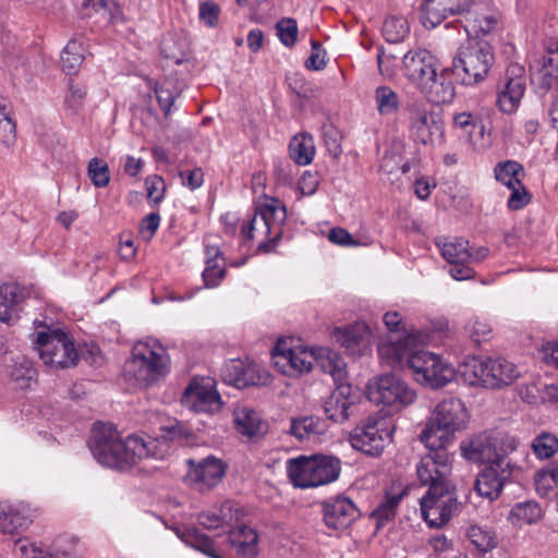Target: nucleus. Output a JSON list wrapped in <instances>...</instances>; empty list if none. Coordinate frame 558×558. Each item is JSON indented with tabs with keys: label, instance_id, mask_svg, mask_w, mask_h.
<instances>
[{
	"label": "nucleus",
	"instance_id": "nucleus-43",
	"mask_svg": "<svg viewBox=\"0 0 558 558\" xmlns=\"http://www.w3.org/2000/svg\"><path fill=\"white\" fill-rule=\"evenodd\" d=\"M320 420L317 416H299L291 418L289 434L302 441L318 433Z\"/></svg>",
	"mask_w": 558,
	"mask_h": 558
},
{
	"label": "nucleus",
	"instance_id": "nucleus-36",
	"mask_svg": "<svg viewBox=\"0 0 558 558\" xmlns=\"http://www.w3.org/2000/svg\"><path fill=\"white\" fill-rule=\"evenodd\" d=\"M543 517V509L538 502L526 500L515 504L509 513V520L513 525L534 524Z\"/></svg>",
	"mask_w": 558,
	"mask_h": 558
},
{
	"label": "nucleus",
	"instance_id": "nucleus-9",
	"mask_svg": "<svg viewBox=\"0 0 558 558\" xmlns=\"http://www.w3.org/2000/svg\"><path fill=\"white\" fill-rule=\"evenodd\" d=\"M459 505L451 485L436 484L421 499V511L430 527H442L457 513Z\"/></svg>",
	"mask_w": 558,
	"mask_h": 558
},
{
	"label": "nucleus",
	"instance_id": "nucleus-56",
	"mask_svg": "<svg viewBox=\"0 0 558 558\" xmlns=\"http://www.w3.org/2000/svg\"><path fill=\"white\" fill-rule=\"evenodd\" d=\"M323 367L327 373L330 374L337 386L344 384L343 381L347 378L345 363L338 356V354L332 353L328 355L327 361Z\"/></svg>",
	"mask_w": 558,
	"mask_h": 558
},
{
	"label": "nucleus",
	"instance_id": "nucleus-11",
	"mask_svg": "<svg viewBox=\"0 0 558 558\" xmlns=\"http://www.w3.org/2000/svg\"><path fill=\"white\" fill-rule=\"evenodd\" d=\"M367 398L377 405L401 409L416 400V392L398 376L386 374L368 383Z\"/></svg>",
	"mask_w": 558,
	"mask_h": 558
},
{
	"label": "nucleus",
	"instance_id": "nucleus-42",
	"mask_svg": "<svg viewBox=\"0 0 558 558\" xmlns=\"http://www.w3.org/2000/svg\"><path fill=\"white\" fill-rule=\"evenodd\" d=\"M531 450L539 460H547L558 451V438L548 432H542L531 441Z\"/></svg>",
	"mask_w": 558,
	"mask_h": 558
},
{
	"label": "nucleus",
	"instance_id": "nucleus-26",
	"mask_svg": "<svg viewBox=\"0 0 558 558\" xmlns=\"http://www.w3.org/2000/svg\"><path fill=\"white\" fill-rule=\"evenodd\" d=\"M418 87L426 99L435 105L449 104L456 96V87L447 70L435 72Z\"/></svg>",
	"mask_w": 558,
	"mask_h": 558
},
{
	"label": "nucleus",
	"instance_id": "nucleus-64",
	"mask_svg": "<svg viewBox=\"0 0 558 558\" xmlns=\"http://www.w3.org/2000/svg\"><path fill=\"white\" fill-rule=\"evenodd\" d=\"M312 53L305 61L307 70L320 71L326 66L325 52L322 54L320 44L316 40L311 41Z\"/></svg>",
	"mask_w": 558,
	"mask_h": 558
},
{
	"label": "nucleus",
	"instance_id": "nucleus-7",
	"mask_svg": "<svg viewBox=\"0 0 558 558\" xmlns=\"http://www.w3.org/2000/svg\"><path fill=\"white\" fill-rule=\"evenodd\" d=\"M155 440L131 435L125 439L107 436V468L126 471L138 461L155 457Z\"/></svg>",
	"mask_w": 558,
	"mask_h": 558
},
{
	"label": "nucleus",
	"instance_id": "nucleus-34",
	"mask_svg": "<svg viewBox=\"0 0 558 558\" xmlns=\"http://www.w3.org/2000/svg\"><path fill=\"white\" fill-rule=\"evenodd\" d=\"M234 415V423L241 434L251 438L265 434L267 425L255 411L243 408L236 410Z\"/></svg>",
	"mask_w": 558,
	"mask_h": 558
},
{
	"label": "nucleus",
	"instance_id": "nucleus-50",
	"mask_svg": "<svg viewBox=\"0 0 558 558\" xmlns=\"http://www.w3.org/2000/svg\"><path fill=\"white\" fill-rule=\"evenodd\" d=\"M206 267L202 274L206 288L219 286L226 275V265L223 259L205 260Z\"/></svg>",
	"mask_w": 558,
	"mask_h": 558
},
{
	"label": "nucleus",
	"instance_id": "nucleus-6",
	"mask_svg": "<svg viewBox=\"0 0 558 558\" xmlns=\"http://www.w3.org/2000/svg\"><path fill=\"white\" fill-rule=\"evenodd\" d=\"M517 447L514 437L499 432H484L460 445L461 453L466 460L487 465L497 459L508 458V453Z\"/></svg>",
	"mask_w": 558,
	"mask_h": 558
},
{
	"label": "nucleus",
	"instance_id": "nucleus-33",
	"mask_svg": "<svg viewBox=\"0 0 558 558\" xmlns=\"http://www.w3.org/2000/svg\"><path fill=\"white\" fill-rule=\"evenodd\" d=\"M407 340L401 337L392 338L388 342H383L378 345V354L380 360L391 367L402 366L407 363V357L410 353L405 344Z\"/></svg>",
	"mask_w": 558,
	"mask_h": 558
},
{
	"label": "nucleus",
	"instance_id": "nucleus-49",
	"mask_svg": "<svg viewBox=\"0 0 558 558\" xmlns=\"http://www.w3.org/2000/svg\"><path fill=\"white\" fill-rule=\"evenodd\" d=\"M468 537L483 553L493 549L497 545L495 534L481 526H471L468 531Z\"/></svg>",
	"mask_w": 558,
	"mask_h": 558
},
{
	"label": "nucleus",
	"instance_id": "nucleus-47",
	"mask_svg": "<svg viewBox=\"0 0 558 558\" xmlns=\"http://www.w3.org/2000/svg\"><path fill=\"white\" fill-rule=\"evenodd\" d=\"M384 323L388 330L392 333H397L396 337H401L407 340L405 344H412L415 341H422L420 335H414L413 331L408 330L402 322V317L399 312H388L384 315Z\"/></svg>",
	"mask_w": 558,
	"mask_h": 558
},
{
	"label": "nucleus",
	"instance_id": "nucleus-58",
	"mask_svg": "<svg viewBox=\"0 0 558 558\" xmlns=\"http://www.w3.org/2000/svg\"><path fill=\"white\" fill-rule=\"evenodd\" d=\"M401 500V495L387 497L373 512V517L378 520V524L388 521L396 514V509Z\"/></svg>",
	"mask_w": 558,
	"mask_h": 558
},
{
	"label": "nucleus",
	"instance_id": "nucleus-51",
	"mask_svg": "<svg viewBox=\"0 0 558 558\" xmlns=\"http://www.w3.org/2000/svg\"><path fill=\"white\" fill-rule=\"evenodd\" d=\"M383 32L389 43H399L408 34L409 26L404 19L391 16L384 22Z\"/></svg>",
	"mask_w": 558,
	"mask_h": 558
},
{
	"label": "nucleus",
	"instance_id": "nucleus-37",
	"mask_svg": "<svg viewBox=\"0 0 558 558\" xmlns=\"http://www.w3.org/2000/svg\"><path fill=\"white\" fill-rule=\"evenodd\" d=\"M442 257L450 264H466L470 262L471 251L469 241L456 238L450 241L437 242Z\"/></svg>",
	"mask_w": 558,
	"mask_h": 558
},
{
	"label": "nucleus",
	"instance_id": "nucleus-45",
	"mask_svg": "<svg viewBox=\"0 0 558 558\" xmlns=\"http://www.w3.org/2000/svg\"><path fill=\"white\" fill-rule=\"evenodd\" d=\"M35 369L31 361L25 357L17 359L9 371V376L15 386L20 389H25L31 386L34 377Z\"/></svg>",
	"mask_w": 558,
	"mask_h": 558
},
{
	"label": "nucleus",
	"instance_id": "nucleus-60",
	"mask_svg": "<svg viewBox=\"0 0 558 558\" xmlns=\"http://www.w3.org/2000/svg\"><path fill=\"white\" fill-rule=\"evenodd\" d=\"M511 195L508 198V207L512 210H519L526 206L531 201V195L521 182L518 186L509 189Z\"/></svg>",
	"mask_w": 558,
	"mask_h": 558
},
{
	"label": "nucleus",
	"instance_id": "nucleus-38",
	"mask_svg": "<svg viewBox=\"0 0 558 558\" xmlns=\"http://www.w3.org/2000/svg\"><path fill=\"white\" fill-rule=\"evenodd\" d=\"M289 154L291 159L300 166L311 163L315 155L313 137L306 134L294 136L289 145Z\"/></svg>",
	"mask_w": 558,
	"mask_h": 558
},
{
	"label": "nucleus",
	"instance_id": "nucleus-19",
	"mask_svg": "<svg viewBox=\"0 0 558 558\" xmlns=\"http://www.w3.org/2000/svg\"><path fill=\"white\" fill-rule=\"evenodd\" d=\"M468 23V32L476 35H487L497 28L499 17L482 0H464L462 14Z\"/></svg>",
	"mask_w": 558,
	"mask_h": 558
},
{
	"label": "nucleus",
	"instance_id": "nucleus-62",
	"mask_svg": "<svg viewBox=\"0 0 558 558\" xmlns=\"http://www.w3.org/2000/svg\"><path fill=\"white\" fill-rule=\"evenodd\" d=\"M220 8L213 1H204L199 4V19L209 27L218 24Z\"/></svg>",
	"mask_w": 558,
	"mask_h": 558
},
{
	"label": "nucleus",
	"instance_id": "nucleus-10",
	"mask_svg": "<svg viewBox=\"0 0 558 558\" xmlns=\"http://www.w3.org/2000/svg\"><path fill=\"white\" fill-rule=\"evenodd\" d=\"M465 367L473 375L472 384L490 388L509 386L519 377L515 365L502 357H474Z\"/></svg>",
	"mask_w": 558,
	"mask_h": 558
},
{
	"label": "nucleus",
	"instance_id": "nucleus-59",
	"mask_svg": "<svg viewBox=\"0 0 558 558\" xmlns=\"http://www.w3.org/2000/svg\"><path fill=\"white\" fill-rule=\"evenodd\" d=\"M14 554L21 558H41L43 549L27 538L15 541Z\"/></svg>",
	"mask_w": 558,
	"mask_h": 558
},
{
	"label": "nucleus",
	"instance_id": "nucleus-61",
	"mask_svg": "<svg viewBox=\"0 0 558 558\" xmlns=\"http://www.w3.org/2000/svg\"><path fill=\"white\" fill-rule=\"evenodd\" d=\"M535 486L537 492L547 494L554 487L558 488V480L551 469H544L535 474Z\"/></svg>",
	"mask_w": 558,
	"mask_h": 558
},
{
	"label": "nucleus",
	"instance_id": "nucleus-8",
	"mask_svg": "<svg viewBox=\"0 0 558 558\" xmlns=\"http://www.w3.org/2000/svg\"><path fill=\"white\" fill-rule=\"evenodd\" d=\"M407 365L416 381L430 388H441L453 377V368L438 354L432 352L410 353L407 357Z\"/></svg>",
	"mask_w": 558,
	"mask_h": 558
},
{
	"label": "nucleus",
	"instance_id": "nucleus-2",
	"mask_svg": "<svg viewBox=\"0 0 558 558\" xmlns=\"http://www.w3.org/2000/svg\"><path fill=\"white\" fill-rule=\"evenodd\" d=\"M469 420V411L460 399L446 398L433 410L421 440L425 446H447L456 433L466 428Z\"/></svg>",
	"mask_w": 558,
	"mask_h": 558
},
{
	"label": "nucleus",
	"instance_id": "nucleus-39",
	"mask_svg": "<svg viewBox=\"0 0 558 558\" xmlns=\"http://www.w3.org/2000/svg\"><path fill=\"white\" fill-rule=\"evenodd\" d=\"M494 174L498 182L508 189L518 186L525 175L524 168L515 160L498 162L494 168Z\"/></svg>",
	"mask_w": 558,
	"mask_h": 558
},
{
	"label": "nucleus",
	"instance_id": "nucleus-12",
	"mask_svg": "<svg viewBox=\"0 0 558 558\" xmlns=\"http://www.w3.org/2000/svg\"><path fill=\"white\" fill-rule=\"evenodd\" d=\"M392 427L385 417H368L350 434L351 446L365 454L377 457L391 440Z\"/></svg>",
	"mask_w": 558,
	"mask_h": 558
},
{
	"label": "nucleus",
	"instance_id": "nucleus-13",
	"mask_svg": "<svg viewBox=\"0 0 558 558\" xmlns=\"http://www.w3.org/2000/svg\"><path fill=\"white\" fill-rule=\"evenodd\" d=\"M411 137L424 145H440L444 142L445 125L439 113L424 105L413 104L408 108Z\"/></svg>",
	"mask_w": 558,
	"mask_h": 558
},
{
	"label": "nucleus",
	"instance_id": "nucleus-55",
	"mask_svg": "<svg viewBox=\"0 0 558 558\" xmlns=\"http://www.w3.org/2000/svg\"><path fill=\"white\" fill-rule=\"evenodd\" d=\"M146 197L153 205L159 204L167 190L166 182L162 177L154 174L145 179Z\"/></svg>",
	"mask_w": 558,
	"mask_h": 558
},
{
	"label": "nucleus",
	"instance_id": "nucleus-4",
	"mask_svg": "<svg viewBox=\"0 0 558 558\" xmlns=\"http://www.w3.org/2000/svg\"><path fill=\"white\" fill-rule=\"evenodd\" d=\"M495 57L492 47L480 40H466L453 57V71L465 85H475L485 80Z\"/></svg>",
	"mask_w": 558,
	"mask_h": 558
},
{
	"label": "nucleus",
	"instance_id": "nucleus-3",
	"mask_svg": "<svg viewBox=\"0 0 558 558\" xmlns=\"http://www.w3.org/2000/svg\"><path fill=\"white\" fill-rule=\"evenodd\" d=\"M341 461L327 454L299 456L287 461V474L294 487H318L336 481Z\"/></svg>",
	"mask_w": 558,
	"mask_h": 558
},
{
	"label": "nucleus",
	"instance_id": "nucleus-31",
	"mask_svg": "<svg viewBox=\"0 0 558 558\" xmlns=\"http://www.w3.org/2000/svg\"><path fill=\"white\" fill-rule=\"evenodd\" d=\"M22 289L15 283L0 286V320L11 324L19 318Z\"/></svg>",
	"mask_w": 558,
	"mask_h": 558
},
{
	"label": "nucleus",
	"instance_id": "nucleus-35",
	"mask_svg": "<svg viewBox=\"0 0 558 558\" xmlns=\"http://www.w3.org/2000/svg\"><path fill=\"white\" fill-rule=\"evenodd\" d=\"M452 128L461 136L468 137L474 147L477 146L474 134L477 133L482 137L485 131L481 120L469 111L456 112L452 116Z\"/></svg>",
	"mask_w": 558,
	"mask_h": 558
},
{
	"label": "nucleus",
	"instance_id": "nucleus-40",
	"mask_svg": "<svg viewBox=\"0 0 558 558\" xmlns=\"http://www.w3.org/2000/svg\"><path fill=\"white\" fill-rule=\"evenodd\" d=\"M84 60V47L77 40H70L61 52V68L66 74H75Z\"/></svg>",
	"mask_w": 558,
	"mask_h": 558
},
{
	"label": "nucleus",
	"instance_id": "nucleus-63",
	"mask_svg": "<svg viewBox=\"0 0 558 558\" xmlns=\"http://www.w3.org/2000/svg\"><path fill=\"white\" fill-rule=\"evenodd\" d=\"M160 216L157 213H150L143 218L140 226V233L145 240H150L160 225Z\"/></svg>",
	"mask_w": 558,
	"mask_h": 558
},
{
	"label": "nucleus",
	"instance_id": "nucleus-22",
	"mask_svg": "<svg viewBox=\"0 0 558 558\" xmlns=\"http://www.w3.org/2000/svg\"><path fill=\"white\" fill-rule=\"evenodd\" d=\"M405 75L409 80L421 86L425 80L433 77L437 72L436 58L425 49L411 50L403 57Z\"/></svg>",
	"mask_w": 558,
	"mask_h": 558
},
{
	"label": "nucleus",
	"instance_id": "nucleus-16",
	"mask_svg": "<svg viewBox=\"0 0 558 558\" xmlns=\"http://www.w3.org/2000/svg\"><path fill=\"white\" fill-rule=\"evenodd\" d=\"M512 475V463L509 458H500L486 465L475 482L478 495L494 500L499 497L504 485Z\"/></svg>",
	"mask_w": 558,
	"mask_h": 558
},
{
	"label": "nucleus",
	"instance_id": "nucleus-32",
	"mask_svg": "<svg viewBox=\"0 0 558 558\" xmlns=\"http://www.w3.org/2000/svg\"><path fill=\"white\" fill-rule=\"evenodd\" d=\"M257 534L245 525L238 526L229 533V543L239 555L252 558L257 553Z\"/></svg>",
	"mask_w": 558,
	"mask_h": 558
},
{
	"label": "nucleus",
	"instance_id": "nucleus-44",
	"mask_svg": "<svg viewBox=\"0 0 558 558\" xmlns=\"http://www.w3.org/2000/svg\"><path fill=\"white\" fill-rule=\"evenodd\" d=\"M375 102L381 116H392L398 112L400 99L398 94L389 86H378L375 90Z\"/></svg>",
	"mask_w": 558,
	"mask_h": 558
},
{
	"label": "nucleus",
	"instance_id": "nucleus-1",
	"mask_svg": "<svg viewBox=\"0 0 558 558\" xmlns=\"http://www.w3.org/2000/svg\"><path fill=\"white\" fill-rule=\"evenodd\" d=\"M169 372V357L166 349L154 339L134 343L131 357L123 367L124 378L136 385L148 387L165 377Z\"/></svg>",
	"mask_w": 558,
	"mask_h": 558
},
{
	"label": "nucleus",
	"instance_id": "nucleus-46",
	"mask_svg": "<svg viewBox=\"0 0 558 558\" xmlns=\"http://www.w3.org/2000/svg\"><path fill=\"white\" fill-rule=\"evenodd\" d=\"M227 371L229 372V380L236 387H247L255 385L253 367L245 366L242 361H230V363L227 365Z\"/></svg>",
	"mask_w": 558,
	"mask_h": 558
},
{
	"label": "nucleus",
	"instance_id": "nucleus-48",
	"mask_svg": "<svg viewBox=\"0 0 558 558\" xmlns=\"http://www.w3.org/2000/svg\"><path fill=\"white\" fill-rule=\"evenodd\" d=\"M88 448L99 464H105V424L96 422L88 439Z\"/></svg>",
	"mask_w": 558,
	"mask_h": 558
},
{
	"label": "nucleus",
	"instance_id": "nucleus-24",
	"mask_svg": "<svg viewBox=\"0 0 558 558\" xmlns=\"http://www.w3.org/2000/svg\"><path fill=\"white\" fill-rule=\"evenodd\" d=\"M354 405L355 397L352 395V387L340 384L325 401L324 411L330 421L342 424L351 416Z\"/></svg>",
	"mask_w": 558,
	"mask_h": 558
},
{
	"label": "nucleus",
	"instance_id": "nucleus-20",
	"mask_svg": "<svg viewBox=\"0 0 558 558\" xmlns=\"http://www.w3.org/2000/svg\"><path fill=\"white\" fill-rule=\"evenodd\" d=\"M531 82L541 93L558 85V47H548L542 58L531 64Z\"/></svg>",
	"mask_w": 558,
	"mask_h": 558
},
{
	"label": "nucleus",
	"instance_id": "nucleus-28",
	"mask_svg": "<svg viewBox=\"0 0 558 558\" xmlns=\"http://www.w3.org/2000/svg\"><path fill=\"white\" fill-rule=\"evenodd\" d=\"M463 2L425 0L421 5V22L427 28H434L449 15H461Z\"/></svg>",
	"mask_w": 558,
	"mask_h": 558
},
{
	"label": "nucleus",
	"instance_id": "nucleus-53",
	"mask_svg": "<svg viewBox=\"0 0 558 558\" xmlns=\"http://www.w3.org/2000/svg\"><path fill=\"white\" fill-rule=\"evenodd\" d=\"M276 31L277 35L279 37V40L286 46V47H293L296 43L298 38V23L292 17H283L276 24Z\"/></svg>",
	"mask_w": 558,
	"mask_h": 558
},
{
	"label": "nucleus",
	"instance_id": "nucleus-5",
	"mask_svg": "<svg viewBox=\"0 0 558 558\" xmlns=\"http://www.w3.org/2000/svg\"><path fill=\"white\" fill-rule=\"evenodd\" d=\"M34 343L40 360L51 369L73 367L78 361L73 341L60 329L38 331Z\"/></svg>",
	"mask_w": 558,
	"mask_h": 558
},
{
	"label": "nucleus",
	"instance_id": "nucleus-29",
	"mask_svg": "<svg viewBox=\"0 0 558 558\" xmlns=\"http://www.w3.org/2000/svg\"><path fill=\"white\" fill-rule=\"evenodd\" d=\"M272 230L269 222H266L265 217L257 216L256 214L242 227L241 233L244 239L253 240L259 238L258 251L269 253L274 250L281 235V229L275 232L274 238H269Z\"/></svg>",
	"mask_w": 558,
	"mask_h": 558
},
{
	"label": "nucleus",
	"instance_id": "nucleus-25",
	"mask_svg": "<svg viewBox=\"0 0 558 558\" xmlns=\"http://www.w3.org/2000/svg\"><path fill=\"white\" fill-rule=\"evenodd\" d=\"M333 337L348 354L355 356L363 354L368 349L371 331L368 326L361 322L344 328H337Z\"/></svg>",
	"mask_w": 558,
	"mask_h": 558
},
{
	"label": "nucleus",
	"instance_id": "nucleus-23",
	"mask_svg": "<svg viewBox=\"0 0 558 558\" xmlns=\"http://www.w3.org/2000/svg\"><path fill=\"white\" fill-rule=\"evenodd\" d=\"M32 510L22 501L0 502V531L4 534H15L25 530L32 523Z\"/></svg>",
	"mask_w": 558,
	"mask_h": 558
},
{
	"label": "nucleus",
	"instance_id": "nucleus-27",
	"mask_svg": "<svg viewBox=\"0 0 558 558\" xmlns=\"http://www.w3.org/2000/svg\"><path fill=\"white\" fill-rule=\"evenodd\" d=\"M226 465L214 457H207L199 462L189 474L198 490L211 489L225 476Z\"/></svg>",
	"mask_w": 558,
	"mask_h": 558
},
{
	"label": "nucleus",
	"instance_id": "nucleus-30",
	"mask_svg": "<svg viewBox=\"0 0 558 558\" xmlns=\"http://www.w3.org/2000/svg\"><path fill=\"white\" fill-rule=\"evenodd\" d=\"M240 510L234 508V502L226 500L219 506H214L198 514V523L205 529H218L225 525L231 526L239 522Z\"/></svg>",
	"mask_w": 558,
	"mask_h": 558
},
{
	"label": "nucleus",
	"instance_id": "nucleus-17",
	"mask_svg": "<svg viewBox=\"0 0 558 558\" xmlns=\"http://www.w3.org/2000/svg\"><path fill=\"white\" fill-rule=\"evenodd\" d=\"M272 360L280 373L295 377L312 369L315 356L313 352L301 347L286 348L284 343L278 342L272 350Z\"/></svg>",
	"mask_w": 558,
	"mask_h": 558
},
{
	"label": "nucleus",
	"instance_id": "nucleus-52",
	"mask_svg": "<svg viewBox=\"0 0 558 558\" xmlns=\"http://www.w3.org/2000/svg\"><path fill=\"white\" fill-rule=\"evenodd\" d=\"M184 541L195 549L211 558H221L215 550L213 539L197 530L189 532Z\"/></svg>",
	"mask_w": 558,
	"mask_h": 558
},
{
	"label": "nucleus",
	"instance_id": "nucleus-41",
	"mask_svg": "<svg viewBox=\"0 0 558 558\" xmlns=\"http://www.w3.org/2000/svg\"><path fill=\"white\" fill-rule=\"evenodd\" d=\"M255 214L265 217L266 222H269V227L275 232L281 229L280 225L287 217L286 207L276 198H266V202L257 207Z\"/></svg>",
	"mask_w": 558,
	"mask_h": 558
},
{
	"label": "nucleus",
	"instance_id": "nucleus-54",
	"mask_svg": "<svg viewBox=\"0 0 558 558\" xmlns=\"http://www.w3.org/2000/svg\"><path fill=\"white\" fill-rule=\"evenodd\" d=\"M465 329L471 340L476 344L486 342L493 337L492 327L486 322L478 318L471 319L465 326Z\"/></svg>",
	"mask_w": 558,
	"mask_h": 558
},
{
	"label": "nucleus",
	"instance_id": "nucleus-18",
	"mask_svg": "<svg viewBox=\"0 0 558 558\" xmlns=\"http://www.w3.org/2000/svg\"><path fill=\"white\" fill-rule=\"evenodd\" d=\"M524 69L518 64L510 65L506 71L505 85L498 93L496 104L505 113L514 112L525 92Z\"/></svg>",
	"mask_w": 558,
	"mask_h": 558
},
{
	"label": "nucleus",
	"instance_id": "nucleus-15",
	"mask_svg": "<svg viewBox=\"0 0 558 558\" xmlns=\"http://www.w3.org/2000/svg\"><path fill=\"white\" fill-rule=\"evenodd\" d=\"M425 453L417 465V476L423 485H450L447 475L450 472L451 457L447 446H425Z\"/></svg>",
	"mask_w": 558,
	"mask_h": 558
},
{
	"label": "nucleus",
	"instance_id": "nucleus-57",
	"mask_svg": "<svg viewBox=\"0 0 558 558\" xmlns=\"http://www.w3.org/2000/svg\"><path fill=\"white\" fill-rule=\"evenodd\" d=\"M171 85V83L165 82L155 87V94L158 104L166 117L170 114L171 107L173 106L177 97V94L172 90Z\"/></svg>",
	"mask_w": 558,
	"mask_h": 558
},
{
	"label": "nucleus",
	"instance_id": "nucleus-14",
	"mask_svg": "<svg viewBox=\"0 0 558 558\" xmlns=\"http://www.w3.org/2000/svg\"><path fill=\"white\" fill-rule=\"evenodd\" d=\"M182 404L194 412L215 413L221 409L220 395L211 378H194L185 388Z\"/></svg>",
	"mask_w": 558,
	"mask_h": 558
},
{
	"label": "nucleus",
	"instance_id": "nucleus-21",
	"mask_svg": "<svg viewBox=\"0 0 558 558\" xmlns=\"http://www.w3.org/2000/svg\"><path fill=\"white\" fill-rule=\"evenodd\" d=\"M359 515V509L347 497H337L324 504V522L332 530L349 527Z\"/></svg>",
	"mask_w": 558,
	"mask_h": 558
}]
</instances>
